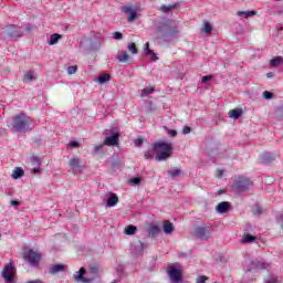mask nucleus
I'll return each instance as SVG.
<instances>
[{
  "label": "nucleus",
  "mask_w": 283,
  "mask_h": 283,
  "mask_svg": "<svg viewBox=\"0 0 283 283\" xmlns=\"http://www.w3.org/2000/svg\"><path fill=\"white\" fill-rule=\"evenodd\" d=\"M182 134H191V127L185 126L182 129Z\"/></svg>",
  "instance_id": "obj_46"
},
{
  "label": "nucleus",
  "mask_w": 283,
  "mask_h": 283,
  "mask_svg": "<svg viewBox=\"0 0 283 283\" xmlns=\"http://www.w3.org/2000/svg\"><path fill=\"white\" fill-rule=\"evenodd\" d=\"M122 12L127 15L128 23H134L136 17H138V8H134L132 4L122 7Z\"/></svg>",
  "instance_id": "obj_6"
},
{
  "label": "nucleus",
  "mask_w": 283,
  "mask_h": 283,
  "mask_svg": "<svg viewBox=\"0 0 283 283\" xmlns=\"http://www.w3.org/2000/svg\"><path fill=\"white\" fill-rule=\"evenodd\" d=\"M113 39H115V41H120V39H123V33L116 31L113 33Z\"/></svg>",
  "instance_id": "obj_40"
},
{
  "label": "nucleus",
  "mask_w": 283,
  "mask_h": 283,
  "mask_svg": "<svg viewBox=\"0 0 283 283\" xmlns=\"http://www.w3.org/2000/svg\"><path fill=\"white\" fill-rule=\"evenodd\" d=\"M118 138H120V135L118 133H113L112 136L105 137L104 145H106V147H116V145H118Z\"/></svg>",
  "instance_id": "obj_12"
},
{
  "label": "nucleus",
  "mask_w": 283,
  "mask_h": 283,
  "mask_svg": "<svg viewBox=\"0 0 283 283\" xmlns=\"http://www.w3.org/2000/svg\"><path fill=\"white\" fill-rule=\"evenodd\" d=\"M136 231H138V228H136V226H127L124 230V233L126 235H134V233H136Z\"/></svg>",
  "instance_id": "obj_28"
},
{
  "label": "nucleus",
  "mask_w": 283,
  "mask_h": 283,
  "mask_svg": "<svg viewBox=\"0 0 283 283\" xmlns=\"http://www.w3.org/2000/svg\"><path fill=\"white\" fill-rule=\"evenodd\" d=\"M24 175H25V171H23L21 167H17L12 171L11 178H13V180H19V178H23Z\"/></svg>",
  "instance_id": "obj_19"
},
{
  "label": "nucleus",
  "mask_w": 283,
  "mask_h": 283,
  "mask_svg": "<svg viewBox=\"0 0 283 283\" xmlns=\"http://www.w3.org/2000/svg\"><path fill=\"white\" fill-rule=\"evenodd\" d=\"M144 157H145L146 160H151V158H154V148L148 149L147 151H145Z\"/></svg>",
  "instance_id": "obj_33"
},
{
  "label": "nucleus",
  "mask_w": 283,
  "mask_h": 283,
  "mask_svg": "<svg viewBox=\"0 0 283 283\" xmlns=\"http://www.w3.org/2000/svg\"><path fill=\"white\" fill-rule=\"evenodd\" d=\"M213 78V75H206L201 78V83H209Z\"/></svg>",
  "instance_id": "obj_41"
},
{
  "label": "nucleus",
  "mask_w": 283,
  "mask_h": 283,
  "mask_svg": "<svg viewBox=\"0 0 283 283\" xmlns=\"http://www.w3.org/2000/svg\"><path fill=\"white\" fill-rule=\"evenodd\" d=\"M103 149V145H97L94 147V153L98 154V151H101Z\"/></svg>",
  "instance_id": "obj_47"
},
{
  "label": "nucleus",
  "mask_w": 283,
  "mask_h": 283,
  "mask_svg": "<svg viewBox=\"0 0 283 283\" xmlns=\"http://www.w3.org/2000/svg\"><path fill=\"white\" fill-rule=\"evenodd\" d=\"M40 172H41V170L39 168L33 169V174H40Z\"/></svg>",
  "instance_id": "obj_50"
},
{
  "label": "nucleus",
  "mask_w": 283,
  "mask_h": 283,
  "mask_svg": "<svg viewBox=\"0 0 283 283\" xmlns=\"http://www.w3.org/2000/svg\"><path fill=\"white\" fill-rule=\"evenodd\" d=\"M77 70H78V66L72 65L66 69V72L67 74L72 75V74H76Z\"/></svg>",
  "instance_id": "obj_35"
},
{
  "label": "nucleus",
  "mask_w": 283,
  "mask_h": 283,
  "mask_svg": "<svg viewBox=\"0 0 283 283\" xmlns=\"http://www.w3.org/2000/svg\"><path fill=\"white\" fill-rule=\"evenodd\" d=\"M212 30H213V27L211 25V23H209V21H203V27L201 31L205 32L206 34H211Z\"/></svg>",
  "instance_id": "obj_27"
},
{
  "label": "nucleus",
  "mask_w": 283,
  "mask_h": 283,
  "mask_svg": "<svg viewBox=\"0 0 283 283\" xmlns=\"http://www.w3.org/2000/svg\"><path fill=\"white\" fill-rule=\"evenodd\" d=\"M182 171L180 169L169 170L168 175L171 176V178H178Z\"/></svg>",
  "instance_id": "obj_34"
},
{
  "label": "nucleus",
  "mask_w": 283,
  "mask_h": 283,
  "mask_svg": "<svg viewBox=\"0 0 283 283\" xmlns=\"http://www.w3.org/2000/svg\"><path fill=\"white\" fill-rule=\"evenodd\" d=\"M252 213H262V207L260 205L255 203L251 208Z\"/></svg>",
  "instance_id": "obj_36"
},
{
  "label": "nucleus",
  "mask_w": 283,
  "mask_h": 283,
  "mask_svg": "<svg viewBox=\"0 0 283 283\" xmlns=\"http://www.w3.org/2000/svg\"><path fill=\"white\" fill-rule=\"evenodd\" d=\"M98 271H99L98 265L96 264L90 265L88 272H87L88 276H85V268H81L80 271L76 274H74V280L75 282L91 283L94 281V276L98 275Z\"/></svg>",
  "instance_id": "obj_2"
},
{
  "label": "nucleus",
  "mask_w": 283,
  "mask_h": 283,
  "mask_svg": "<svg viewBox=\"0 0 283 283\" xmlns=\"http://www.w3.org/2000/svg\"><path fill=\"white\" fill-rule=\"evenodd\" d=\"M234 187L238 191H248L249 187H251V180H249V178L239 177L234 181Z\"/></svg>",
  "instance_id": "obj_9"
},
{
  "label": "nucleus",
  "mask_w": 283,
  "mask_h": 283,
  "mask_svg": "<svg viewBox=\"0 0 283 283\" xmlns=\"http://www.w3.org/2000/svg\"><path fill=\"white\" fill-rule=\"evenodd\" d=\"M130 184L132 185H140V178L139 177L132 178Z\"/></svg>",
  "instance_id": "obj_43"
},
{
  "label": "nucleus",
  "mask_w": 283,
  "mask_h": 283,
  "mask_svg": "<svg viewBox=\"0 0 283 283\" xmlns=\"http://www.w3.org/2000/svg\"><path fill=\"white\" fill-rule=\"evenodd\" d=\"M228 116L229 118H233L234 120H238V118L242 116V108H234L229 111Z\"/></svg>",
  "instance_id": "obj_20"
},
{
  "label": "nucleus",
  "mask_w": 283,
  "mask_h": 283,
  "mask_svg": "<svg viewBox=\"0 0 283 283\" xmlns=\"http://www.w3.org/2000/svg\"><path fill=\"white\" fill-rule=\"evenodd\" d=\"M216 176L217 178H222V176H224V170L218 169Z\"/></svg>",
  "instance_id": "obj_45"
},
{
  "label": "nucleus",
  "mask_w": 283,
  "mask_h": 283,
  "mask_svg": "<svg viewBox=\"0 0 283 283\" xmlns=\"http://www.w3.org/2000/svg\"><path fill=\"white\" fill-rule=\"evenodd\" d=\"M164 130L168 136H171V138H176L178 136V132L176 129H169L167 126H164Z\"/></svg>",
  "instance_id": "obj_31"
},
{
  "label": "nucleus",
  "mask_w": 283,
  "mask_h": 283,
  "mask_svg": "<svg viewBox=\"0 0 283 283\" xmlns=\"http://www.w3.org/2000/svg\"><path fill=\"white\" fill-rule=\"evenodd\" d=\"M116 59L119 61V63H127L129 62V54H127V51H122L119 54H117Z\"/></svg>",
  "instance_id": "obj_21"
},
{
  "label": "nucleus",
  "mask_w": 283,
  "mask_h": 283,
  "mask_svg": "<svg viewBox=\"0 0 283 283\" xmlns=\"http://www.w3.org/2000/svg\"><path fill=\"white\" fill-rule=\"evenodd\" d=\"M273 76H274L273 72L266 73V78H273Z\"/></svg>",
  "instance_id": "obj_49"
},
{
  "label": "nucleus",
  "mask_w": 283,
  "mask_h": 283,
  "mask_svg": "<svg viewBox=\"0 0 283 283\" xmlns=\"http://www.w3.org/2000/svg\"><path fill=\"white\" fill-rule=\"evenodd\" d=\"M11 205L17 206V205H19V202H17V201H11Z\"/></svg>",
  "instance_id": "obj_52"
},
{
  "label": "nucleus",
  "mask_w": 283,
  "mask_h": 283,
  "mask_svg": "<svg viewBox=\"0 0 283 283\" xmlns=\"http://www.w3.org/2000/svg\"><path fill=\"white\" fill-rule=\"evenodd\" d=\"M61 41V34L54 33L50 36L49 45H56Z\"/></svg>",
  "instance_id": "obj_26"
},
{
  "label": "nucleus",
  "mask_w": 283,
  "mask_h": 283,
  "mask_svg": "<svg viewBox=\"0 0 283 283\" xmlns=\"http://www.w3.org/2000/svg\"><path fill=\"white\" fill-rule=\"evenodd\" d=\"M111 76L109 74H102L99 75V77L97 78V83H99L101 85H103V83H108Z\"/></svg>",
  "instance_id": "obj_30"
},
{
  "label": "nucleus",
  "mask_w": 283,
  "mask_h": 283,
  "mask_svg": "<svg viewBox=\"0 0 283 283\" xmlns=\"http://www.w3.org/2000/svg\"><path fill=\"white\" fill-rule=\"evenodd\" d=\"M104 134H105V136H109L111 130L106 129V130H104Z\"/></svg>",
  "instance_id": "obj_51"
},
{
  "label": "nucleus",
  "mask_w": 283,
  "mask_h": 283,
  "mask_svg": "<svg viewBox=\"0 0 283 283\" xmlns=\"http://www.w3.org/2000/svg\"><path fill=\"white\" fill-rule=\"evenodd\" d=\"M144 54H146V56H151V61H158V55H156L154 50L149 49V42H146L144 45Z\"/></svg>",
  "instance_id": "obj_16"
},
{
  "label": "nucleus",
  "mask_w": 283,
  "mask_h": 283,
  "mask_svg": "<svg viewBox=\"0 0 283 283\" xmlns=\"http://www.w3.org/2000/svg\"><path fill=\"white\" fill-rule=\"evenodd\" d=\"M266 283H277V279L271 276L270 279L266 280Z\"/></svg>",
  "instance_id": "obj_48"
},
{
  "label": "nucleus",
  "mask_w": 283,
  "mask_h": 283,
  "mask_svg": "<svg viewBox=\"0 0 283 283\" xmlns=\"http://www.w3.org/2000/svg\"><path fill=\"white\" fill-rule=\"evenodd\" d=\"M50 275H57V273H65V265L54 264L49 268Z\"/></svg>",
  "instance_id": "obj_14"
},
{
  "label": "nucleus",
  "mask_w": 283,
  "mask_h": 283,
  "mask_svg": "<svg viewBox=\"0 0 283 283\" xmlns=\"http://www.w3.org/2000/svg\"><path fill=\"white\" fill-rule=\"evenodd\" d=\"M154 151H156V160L163 161L167 160V158H171V154H174V144L167 143L165 140H159L154 144Z\"/></svg>",
  "instance_id": "obj_1"
},
{
  "label": "nucleus",
  "mask_w": 283,
  "mask_h": 283,
  "mask_svg": "<svg viewBox=\"0 0 283 283\" xmlns=\"http://www.w3.org/2000/svg\"><path fill=\"white\" fill-rule=\"evenodd\" d=\"M69 147H73V148H78L80 147V144H78V142H70L69 143Z\"/></svg>",
  "instance_id": "obj_44"
},
{
  "label": "nucleus",
  "mask_w": 283,
  "mask_h": 283,
  "mask_svg": "<svg viewBox=\"0 0 283 283\" xmlns=\"http://www.w3.org/2000/svg\"><path fill=\"white\" fill-rule=\"evenodd\" d=\"M11 129L18 133L30 132V117L25 114L14 116Z\"/></svg>",
  "instance_id": "obj_3"
},
{
  "label": "nucleus",
  "mask_w": 283,
  "mask_h": 283,
  "mask_svg": "<svg viewBox=\"0 0 283 283\" xmlns=\"http://www.w3.org/2000/svg\"><path fill=\"white\" fill-rule=\"evenodd\" d=\"M116 205H118V196L111 193L106 200V207H116Z\"/></svg>",
  "instance_id": "obj_18"
},
{
  "label": "nucleus",
  "mask_w": 283,
  "mask_h": 283,
  "mask_svg": "<svg viewBox=\"0 0 283 283\" xmlns=\"http://www.w3.org/2000/svg\"><path fill=\"white\" fill-rule=\"evenodd\" d=\"M34 81V71H29L23 75V83H32Z\"/></svg>",
  "instance_id": "obj_24"
},
{
  "label": "nucleus",
  "mask_w": 283,
  "mask_h": 283,
  "mask_svg": "<svg viewBox=\"0 0 283 283\" xmlns=\"http://www.w3.org/2000/svg\"><path fill=\"white\" fill-rule=\"evenodd\" d=\"M172 8H175V6H171V4H169V6H161V7H160V10H161V12L167 13V12H169L170 10H172Z\"/></svg>",
  "instance_id": "obj_37"
},
{
  "label": "nucleus",
  "mask_w": 283,
  "mask_h": 283,
  "mask_svg": "<svg viewBox=\"0 0 283 283\" xmlns=\"http://www.w3.org/2000/svg\"><path fill=\"white\" fill-rule=\"evenodd\" d=\"M231 203L229 201H222L216 207L217 213H227V211H230Z\"/></svg>",
  "instance_id": "obj_15"
},
{
  "label": "nucleus",
  "mask_w": 283,
  "mask_h": 283,
  "mask_svg": "<svg viewBox=\"0 0 283 283\" xmlns=\"http://www.w3.org/2000/svg\"><path fill=\"white\" fill-rule=\"evenodd\" d=\"M14 264L12 262L8 263L7 265H4L1 275L4 280V282L10 283V282H14Z\"/></svg>",
  "instance_id": "obj_5"
},
{
  "label": "nucleus",
  "mask_w": 283,
  "mask_h": 283,
  "mask_svg": "<svg viewBox=\"0 0 283 283\" xmlns=\"http://www.w3.org/2000/svg\"><path fill=\"white\" fill-rule=\"evenodd\" d=\"M238 17H243L244 19H249L251 17H255L258 14V11H238Z\"/></svg>",
  "instance_id": "obj_23"
},
{
  "label": "nucleus",
  "mask_w": 283,
  "mask_h": 283,
  "mask_svg": "<svg viewBox=\"0 0 283 283\" xmlns=\"http://www.w3.org/2000/svg\"><path fill=\"white\" fill-rule=\"evenodd\" d=\"M127 50L130 54H138V48H136V43L134 42L128 43Z\"/></svg>",
  "instance_id": "obj_29"
},
{
  "label": "nucleus",
  "mask_w": 283,
  "mask_h": 283,
  "mask_svg": "<svg viewBox=\"0 0 283 283\" xmlns=\"http://www.w3.org/2000/svg\"><path fill=\"white\" fill-rule=\"evenodd\" d=\"M24 260H28L29 264L31 266H38V264L41 262V254L34 250H29L23 255Z\"/></svg>",
  "instance_id": "obj_8"
},
{
  "label": "nucleus",
  "mask_w": 283,
  "mask_h": 283,
  "mask_svg": "<svg viewBox=\"0 0 283 283\" xmlns=\"http://www.w3.org/2000/svg\"><path fill=\"white\" fill-rule=\"evenodd\" d=\"M195 235L199 238V240H209L211 238V230L205 227H197L195 229Z\"/></svg>",
  "instance_id": "obj_10"
},
{
  "label": "nucleus",
  "mask_w": 283,
  "mask_h": 283,
  "mask_svg": "<svg viewBox=\"0 0 283 283\" xmlns=\"http://www.w3.org/2000/svg\"><path fill=\"white\" fill-rule=\"evenodd\" d=\"M166 273L170 282H174V283L182 282V272L179 269L174 266H168L166 269Z\"/></svg>",
  "instance_id": "obj_7"
},
{
  "label": "nucleus",
  "mask_w": 283,
  "mask_h": 283,
  "mask_svg": "<svg viewBox=\"0 0 283 283\" xmlns=\"http://www.w3.org/2000/svg\"><path fill=\"white\" fill-rule=\"evenodd\" d=\"M160 232V228L156 224H149L148 226V233L149 235H158Z\"/></svg>",
  "instance_id": "obj_25"
},
{
  "label": "nucleus",
  "mask_w": 283,
  "mask_h": 283,
  "mask_svg": "<svg viewBox=\"0 0 283 283\" xmlns=\"http://www.w3.org/2000/svg\"><path fill=\"white\" fill-rule=\"evenodd\" d=\"M250 230H251V227L248 224L244 230L243 238L241 240V242H243V244L255 242V240H258V237L251 234Z\"/></svg>",
  "instance_id": "obj_13"
},
{
  "label": "nucleus",
  "mask_w": 283,
  "mask_h": 283,
  "mask_svg": "<svg viewBox=\"0 0 283 283\" xmlns=\"http://www.w3.org/2000/svg\"><path fill=\"white\" fill-rule=\"evenodd\" d=\"M271 67L283 65V56H275L270 61Z\"/></svg>",
  "instance_id": "obj_22"
},
{
  "label": "nucleus",
  "mask_w": 283,
  "mask_h": 283,
  "mask_svg": "<svg viewBox=\"0 0 283 283\" xmlns=\"http://www.w3.org/2000/svg\"><path fill=\"white\" fill-rule=\"evenodd\" d=\"M163 229H164V233H166V235H171V233H174L176 228L174 227V223H171V221L166 220V221H164Z\"/></svg>",
  "instance_id": "obj_17"
},
{
  "label": "nucleus",
  "mask_w": 283,
  "mask_h": 283,
  "mask_svg": "<svg viewBox=\"0 0 283 283\" xmlns=\"http://www.w3.org/2000/svg\"><path fill=\"white\" fill-rule=\"evenodd\" d=\"M263 98H265V101H271V98H273V93H271L269 91H264Z\"/></svg>",
  "instance_id": "obj_38"
},
{
  "label": "nucleus",
  "mask_w": 283,
  "mask_h": 283,
  "mask_svg": "<svg viewBox=\"0 0 283 283\" xmlns=\"http://www.w3.org/2000/svg\"><path fill=\"white\" fill-rule=\"evenodd\" d=\"M135 147H143V138H137L134 140Z\"/></svg>",
  "instance_id": "obj_42"
},
{
  "label": "nucleus",
  "mask_w": 283,
  "mask_h": 283,
  "mask_svg": "<svg viewBox=\"0 0 283 283\" xmlns=\"http://www.w3.org/2000/svg\"><path fill=\"white\" fill-rule=\"evenodd\" d=\"M209 280V276H198L196 283H207V281Z\"/></svg>",
  "instance_id": "obj_39"
},
{
  "label": "nucleus",
  "mask_w": 283,
  "mask_h": 283,
  "mask_svg": "<svg viewBox=\"0 0 283 283\" xmlns=\"http://www.w3.org/2000/svg\"><path fill=\"white\" fill-rule=\"evenodd\" d=\"M163 36L165 39H178L179 31L174 21L167 20L166 23L160 28Z\"/></svg>",
  "instance_id": "obj_4"
},
{
  "label": "nucleus",
  "mask_w": 283,
  "mask_h": 283,
  "mask_svg": "<svg viewBox=\"0 0 283 283\" xmlns=\"http://www.w3.org/2000/svg\"><path fill=\"white\" fill-rule=\"evenodd\" d=\"M69 167H71L73 171H83V169H85V165H83V163L81 161V158L76 156L72 157L69 160Z\"/></svg>",
  "instance_id": "obj_11"
},
{
  "label": "nucleus",
  "mask_w": 283,
  "mask_h": 283,
  "mask_svg": "<svg viewBox=\"0 0 283 283\" xmlns=\"http://www.w3.org/2000/svg\"><path fill=\"white\" fill-rule=\"evenodd\" d=\"M156 90L154 87L142 90L140 96H149V94H154Z\"/></svg>",
  "instance_id": "obj_32"
}]
</instances>
